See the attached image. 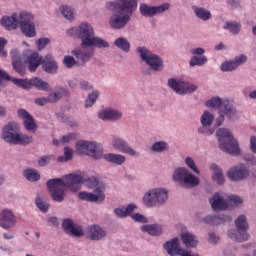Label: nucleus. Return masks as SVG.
Here are the masks:
<instances>
[{"mask_svg": "<svg viewBox=\"0 0 256 256\" xmlns=\"http://www.w3.org/2000/svg\"><path fill=\"white\" fill-rule=\"evenodd\" d=\"M186 165L194 171V173H199V169H197V166L195 165V161L192 160L191 157H187L185 160Z\"/></svg>", "mask_w": 256, "mask_h": 256, "instance_id": "51", "label": "nucleus"}, {"mask_svg": "<svg viewBox=\"0 0 256 256\" xmlns=\"http://www.w3.org/2000/svg\"><path fill=\"white\" fill-rule=\"evenodd\" d=\"M115 47L124 51V53H129L131 49V43L127 41L124 37L117 38L114 42Z\"/></svg>", "mask_w": 256, "mask_h": 256, "instance_id": "38", "label": "nucleus"}, {"mask_svg": "<svg viewBox=\"0 0 256 256\" xmlns=\"http://www.w3.org/2000/svg\"><path fill=\"white\" fill-rule=\"evenodd\" d=\"M72 55L76 57V59L82 61V63H85L93 57V51H84L81 49H75L72 51Z\"/></svg>", "mask_w": 256, "mask_h": 256, "instance_id": "35", "label": "nucleus"}, {"mask_svg": "<svg viewBox=\"0 0 256 256\" xmlns=\"http://www.w3.org/2000/svg\"><path fill=\"white\" fill-rule=\"evenodd\" d=\"M81 183H85L88 189H94L91 192H79L78 197L81 201H89L90 203H103L105 201V183L100 182L99 178H85L79 174H68L61 178H54L47 181L46 185L51 194L53 201L61 203L65 201V191L69 189L73 193L79 191Z\"/></svg>", "mask_w": 256, "mask_h": 256, "instance_id": "1", "label": "nucleus"}, {"mask_svg": "<svg viewBox=\"0 0 256 256\" xmlns=\"http://www.w3.org/2000/svg\"><path fill=\"white\" fill-rule=\"evenodd\" d=\"M216 135L221 151L230 155H237L239 153V143L233 138L231 131L227 128H220L217 130Z\"/></svg>", "mask_w": 256, "mask_h": 256, "instance_id": "4", "label": "nucleus"}, {"mask_svg": "<svg viewBox=\"0 0 256 256\" xmlns=\"http://www.w3.org/2000/svg\"><path fill=\"white\" fill-rule=\"evenodd\" d=\"M97 97H99V91H93L89 94L85 102V107H93L95 101H97Z\"/></svg>", "mask_w": 256, "mask_h": 256, "instance_id": "45", "label": "nucleus"}, {"mask_svg": "<svg viewBox=\"0 0 256 256\" xmlns=\"http://www.w3.org/2000/svg\"><path fill=\"white\" fill-rule=\"evenodd\" d=\"M19 23L23 35L30 38L37 35L35 23L33 22V14L27 11L19 12Z\"/></svg>", "mask_w": 256, "mask_h": 256, "instance_id": "8", "label": "nucleus"}, {"mask_svg": "<svg viewBox=\"0 0 256 256\" xmlns=\"http://www.w3.org/2000/svg\"><path fill=\"white\" fill-rule=\"evenodd\" d=\"M47 103H50L48 96L35 99V104L40 105V107H43V105H47Z\"/></svg>", "mask_w": 256, "mask_h": 256, "instance_id": "56", "label": "nucleus"}, {"mask_svg": "<svg viewBox=\"0 0 256 256\" xmlns=\"http://www.w3.org/2000/svg\"><path fill=\"white\" fill-rule=\"evenodd\" d=\"M132 219L134 221H137L138 223H147V218L143 214H140V213H136V214L132 215Z\"/></svg>", "mask_w": 256, "mask_h": 256, "instance_id": "55", "label": "nucleus"}, {"mask_svg": "<svg viewBox=\"0 0 256 256\" xmlns=\"http://www.w3.org/2000/svg\"><path fill=\"white\" fill-rule=\"evenodd\" d=\"M0 23L2 27H5L7 31H13L14 29H17L19 27L20 22H19V14L17 13L12 14V16H4L1 20Z\"/></svg>", "mask_w": 256, "mask_h": 256, "instance_id": "23", "label": "nucleus"}, {"mask_svg": "<svg viewBox=\"0 0 256 256\" xmlns=\"http://www.w3.org/2000/svg\"><path fill=\"white\" fill-rule=\"evenodd\" d=\"M17 225V216L13 213L11 209H3L0 212V227L9 231Z\"/></svg>", "mask_w": 256, "mask_h": 256, "instance_id": "15", "label": "nucleus"}, {"mask_svg": "<svg viewBox=\"0 0 256 256\" xmlns=\"http://www.w3.org/2000/svg\"><path fill=\"white\" fill-rule=\"evenodd\" d=\"M169 3H164L160 6H149L147 4H141L140 13L143 17H155V15H161L165 11H169Z\"/></svg>", "mask_w": 256, "mask_h": 256, "instance_id": "16", "label": "nucleus"}, {"mask_svg": "<svg viewBox=\"0 0 256 256\" xmlns=\"http://www.w3.org/2000/svg\"><path fill=\"white\" fill-rule=\"evenodd\" d=\"M103 158L108 163H114V165H123V163H125L126 161L125 156L121 154L108 153V154H104Z\"/></svg>", "mask_w": 256, "mask_h": 256, "instance_id": "33", "label": "nucleus"}, {"mask_svg": "<svg viewBox=\"0 0 256 256\" xmlns=\"http://www.w3.org/2000/svg\"><path fill=\"white\" fill-rule=\"evenodd\" d=\"M206 107H211L213 109H220L221 113H225L226 117L233 119L235 115V109L229 101H223L219 97H214L206 102Z\"/></svg>", "mask_w": 256, "mask_h": 256, "instance_id": "11", "label": "nucleus"}, {"mask_svg": "<svg viewBox=\"0 0 256 256\" xmlns=\"http://www.w3.org/2000/svg\"><path fill=\"white\" fill-rule=\"evenodd\" d=\"M245 161H247V163H249V165H256V157L253 155L246 156Z\"/></svg>", "mask_w": 256, "mask_h": 256, "instance_id": "64", "label": "nucleus"}, {"mask_svg": "<svg viewBox=\"0 0 256 256\" xmlns=\"http://www.w3.org/2000/svg\"><path fill=\"white\" fill-rule=\"evenodd\" d=\"M69 37H77L81 39V47H98L105 49L109 47V43L99 37H95L93 26L89 23H82L79 27H73L67 31Z\"/></svg>", "mask_w": 256, "mask_h": 256, "instance_id": "2", "label": "nucleus"}, {"mask_svg": "<svg viewBox=\"0 0 256 256\" xmlns=\"http://www.w3.org/2000/svg\"><path fill=\"white\" fill-rule=\"evenodd\" d=\"M137 51L140 55V59L149 65L150 69L153 71H161V69H163V60L151 52V50L145 47H138Z\"/></svg>", "mask_w": 256, "mask_h": 256, "instance_id": "7", "label": "nucleus"}, {"mask_svg": "<svg viewBox=\"0 0 256 256\" xmlns=\"http://www.w3.org/2000/svg\"><path fill=\"white\" fill-rule=\"evenodd\" d=\"M98 117L102 119V121H119V119L123 117V114L118 110L107 109L100 111Z\"/></svg>", "mask_w": 256, "mask_h": 256, "instance_id": "26", "label": "nucleus"}, {"mask_svg": "<svg viewBox=\"0 0 256 256\" xmlns=\"http://www.w3.org/2000/svg\"><path fill=\"white\" fill-rule=\"evenodd\" d=\"M198 184L199 178L188 172L181 185H184V187H197Z\"/></svg>", "mask_w": 256, "mask_h": 256, "instance_id": "37", "label": "nucleus"}, {"mask_svg": "<svg viewBox=\"0 0 256 256\" xmlns=\"http://www.w3.org/2000/svg\"><path fill=\"white\" fill-rule=\"evenodd\" d=\"M237 63L235 61H230V62H224L221 65V70L222 71H235L237 69Z\"/></svg>", "mask_w": 256, "mask_h": 256, "instance_id": "48", "label": "nucleus"}, {"mask_svg": "<svg viewBox=\"0 0 256 256\" xmlns=\"http://www.w3.org/2000/svg\"><path fill=\"white\" fill-rule=\"evenodd\" d=\"M60 11L68 21H73L75 19V11L70 6H62L60 7Z\"/></svg>", "mask_w": 256, "mask_h": 256, "instance_id": "42", "label": "nucleus"}, {"mask_svg": "<svg viewBox=\"0 0 256 256\" xmlns=\"http://www.w3.org/2000/svg\"><path fill=\"white\" fill-rule=\"evenodd\" d=\"M165 149H167V143L163 141L156 142L152 145V151H156L158 153L165 151Z\"/></svg>", "mask_w": 256, "mask_h": 256, "instance_id": "49", "label": "nucleus"}, {"mask_svg": "<svg viewBox=\"0 0 256 256\" xmlns=\"http://www.w3.org/2000/svg\"><path fill=\"white\" fill-rule=\"evenodd\" d=\"M235 225L237 227V231L230 230L228 232V236L236 243H243L249 239V234H247V229L249 228V224H247V217L245 215H240L236 221Z\"/></svg>", "mask_w": 256, "mask_h": 256, "instance_id": "6", "label": "nucleus"}, {"mask_svg": "<svg viewBox=\"0 0 256 256\" xmlns=\"http://www.w3.org/2000/svg\"><path fill=\"white\" fill-rule=\"evenodd\" d=\"M76 153L78 155H88L92 159H100L102 154L97 151V143L88 141H79L76 144Z\"/></svg>", "mask_w": 256, "mask_h": 256, "instance_id": "10", "label": "nucleus"}, {"mask_svg": "<svg viewBox=\"0 0 256 256\" xmlns=\"http://www.w3.org/2000/svg\"><path fill=\"white\" fill-rule=\"evenodd\" d=\"M164 249L170 256L180 255L183 251L179 245V238H173L171 241L166 242L164 244Z\"/></svg>", "mask_w": 256, "mask_h": 256, "instance_id": "28", "label": "nucleus"}, {"mask_svg": "<svg viewBox=\"0 0 256 256\" xmlns=\"http://www.w3.org/2000/svg\"><path fill=\"white\" fill-rule=\"evenodd\" d=\"M51 43V40L49 38H40L36 41V47L38 51H43Z\"/></svg>", "mask_w": 256, "mask_h": 256, "instance_id": "47", "label": "nucleus"}, {"mask_svg": "<svg viewBox=\"0 0 256 256\" xmlns=\"http://www.w3.org/2000/svg\"><path fill=\"white\" fill-rule=\"evenodd\" d=\"M141 231L153 237H157L163 234V227L159 224L144 225L141 227Z\"/></svg>", "mask_w": 256, "mask_h": 256, "instance_id": "30", "label": "nucleus"}, {"mask_svg": "<svg viewBox=\"0 0 256 256\" xmlns=\"http://www.w3.org/2000/svg\"><path fill=\"white\" fill-rule=\"evenodd\" d=\"M18 116L20 119H23L24 121V127L26 131H35L37 129V124L35 123V119H33V116L27 112L25 109L18 110Z\"/></svg>", "mask_w": 256, "mask_h": 256, "instance_id": "22", "label": "nucleus"}, {"mask_svg": "<svg viewBox=\"0 0 256 256\" xmlns=\"http://www.w3.org/2000/svg\"><path fill=\"white\" fill-rule=\"evenodd\" d=\"M215 119V116L213 114L209 113V111H204V113L201 116V124L202 128L199 129V133H204V135H213V130H203L206 127H211L213 125V120Z\"/></svg>", "mask_w": 256, "mask_h": 256, "instance_id": "24", "label": "nucleus"}, {"mask_svg": "<svg viewBox=\"0 0 256 256\" xmlns=\"http://www.w3.org/2000/svg\"><path fill=\"white\" fill-rule=\"evenodd\" d=\"M28 70L30 73H35L39 65L43 64V57L37 52H33L27 57Z\"/></svg>", "mask_w": 256, "mask_h": 256, "instance_id": "27", "label": "nucleus"}, {"mask_svg": "<svg viewBox=\"0 0 256 256\" xmlns=\"http://www.w3.org/2000/svg\"><path fill=\"white\" fill-rule=\"evenodd\" d=\"M245 61H247V56L245 55H240L238 57L235 58L234 63H237V67H239V65L245 63Z\"/></svg>", "mask_w": 256, "mask_h": 256, "instance_id": "60", "label": "nucleus"}, {"mask_svg": "<svg viewBox=\"0 0 256 256\" xmlns=\"http://www.w3.org/2000/svg\"><path fill=\"white\" fill-rule=\"evenodd\" d=\"M181 240L182 243L185 245V247H197L199 241H197V238L195 237V235L189 233V232H183L181 234Z\"/></svg>", "mask_w": 256, "mask_h": 256, "instance_id": "31", "label": "nucleus"}, {"mask_svg": "<svg viewBox=\"0 0 256 256\" xmlns=\"http://www.w3.org/2000/svg\"><path fill=\"white\" fill-rule=\"evenodd\" d=\"M211 169L213 171V181H216L218 185H223V183H225V176L223 175V170H221V168H219L217 164H212Z\"/></svg>", "mask_w": 256, "mask_h": 256, "instance_id": "34", "label": "nucleus"}, {"mask_svg": "<svg viewBox=\"0 0 256 256\" xmlns=\"http://www.w3.org/2000/svg\"><path fill=\"white\" fill-rule=\"evenodd\" d=\"M51 159H53V156H43L39 159L38 164L40 167H46V165L51 163Z\"/></svg>", "mask_w": 256, "mask_h": 256, "instance_id": "52", "label": "nucleus"}, {"mask_svg": "<svg viewBox=\"0 0 256 256\" xmlns=\"http://www.w3.org/2000/svg\"><path fill=\"white\" fill-rule=\"evenodd\" d=\"M63 63L65 67L71 69L77 63V61H75V58H73V56H65L63 59Z\"/></svg>", "mask_w": 256, "mask_h": 256, "instance_id": "50", "label": "nucleus"}, {"mask_svg": "<svg viewBox=\"0 0 256 256\" xmlns=\"http://www.w3.org/2000/svg\"><path fill=\"white\" fill-rule=\"evenodd\" d=\"M2 139L11 145H29L33 143V136L19 133V124L10 122L2 129Z\"/></svg>", "mask_w": 256, "mask_h": 256, "instance_id": "3", "label": "nucleus"}, {"mask_svg": "<svg viewBox=\"0 0 256 256\" xmlns=\"http://www.w3.org/2000/svg\"><path fill=\"white\" fill-rule=\"evenodd\" d=\"M187 173H189V170H187V168H177L174 171L173 179L175 181H179L180 185H182L185 177L187 176Z\"/></svg>", "mask_w": 256, "mask_h": 256, "instance_id": "39", "label": "nucleus"}, {"mask_svg": "<svg viewBox=\"0 0 256 256\" xmlns=\"http://www.w3.org/2000/svg\"><path fill=\"white\" fill-rule=\"evenodd\" d=\"M42 69L45 73H49V75H53L57 73V69L59 66L57 65V61L53 58V55L47 54L42 60Z\"/></svg>", "mask_w": 256, "mask_h": 256, "instance_id": "20", "label": "nucleus"}, {"mask_svg": "<svg viewBox=\"0 0 256 256\" xmlns=\"http://www.w3.org/2000/svg\"><path fill=\"white\" fill-rule=\"evenodd\" d=\"M193 10L198 19H201L202 21H209V19H211V11L207 9L203 7H194Z\"/></svg>", "mask_w": 256, "mask_h": 256, "instance_id": "36", "label": "nucleus"}, {"mask_svg": "<svg viewBox=\"0 0 256 256\" xmlns=\"http://www.w3.org/2000/svg\"><path fill=\"white\" fill-rule=\"evenodd\" d=\"M6 45L7 41L5 38H0V57H7V52L5 51Z\"/></svg>", "mask_w": 256, "mask_h": 256, "instance_id": "53", "label": "nucleus"}, {"mask_svg": "<svg viewBox=\"0 0 256 256\" xmlns=\"http://www.w3.org/2000/svg\"><path fill=\"white\" fill-rule=\"evenodd\" d=\"M139 0H117L115 2H108L106 9L109 11H126L127 13H133L137 9V3Z\"/></svg>", "mask_w": 256, "mask_h": 256, "instance_id": "13", "label": "nucleus"}, {"mask_svg": "<svg viewBox=\"0 0 256 256\" xmlns=\"http://www.w3.org/2000/svg\"><path fill=\"white\" fill-rule=\"evenodd\" d=\"M12 66L15 69L16 73H19L21 77L25 75V66H23V62L21 60H14L12 62Z\"/></svg>", "mask_w": 256, "mask_h": 256, "instance_id": "44", "label": "nucleus"}, {"mask_svg": "<svg viewBox=\"0 0 256 256\" xmlns=\"http://www.w3.org/2000/svg\"><path fill=\"white\" fill-rule=\"evenodd\" d=\"M62 229H64L66 233H71V235H74V237H83V235H85L83 228L73 223V220L69 218L63 220Z\"/></svg>", "mask_w": 256, "mask_h": 256, "instance_id": "19", "label": "nucleus"}, {"mask_svg": "<svg viewBox=\"0 0 256 256\" xmlns=\"http://www.w3.org/2000/svg\"><path fill=\"white\" fill-rule=\"evenodd\" d=\"M207 61V56H193L189 61V65L190 67H203Z\"/></svg>", "mask_w": 256, "mask_h": 256, "instance_id": "40", "label": "nucleus"}, {"mask_svg": "<svg viewBox=\"0 0 256 256\" xmlns=\"http://www.w3.org/2000/svg\"><path fill=\"white\" fill-rule=\"evenodd\" d=\"M64 156L66 160L71 161L73 159V150L69 147L64 148Z\"/></svg>", "mask_w": 256, "mask_h": 256, "instance_id": "58", "label": "nucleus"}, {"mask_svg": "<svg viewBox=\"0 0 256 256\" xmlns=\"http://www.w3.org/2000/svg\"><path fill=\"white\" fill-rule=\"evenodd\" d=\"M114 213L117 217H120V219H123L128 216L127 210H125V208H116L114 210Z\"/></svg>", "mask_w": 256, "mask_h": 256, "instance_id": "54", "label": "nucleus"}, {"mask_svg": "<svg viewBox=\"0 0 256 256\" xmlns=\"http://www.w3.org/2000/svg\"><path fill=\"white\" fill-rule=\"evenodd\" d=\"M228 221H231V216L225 214H220L218 216L208 215L203 218V223L206 225H221V223H227Z\"/></svg>", "mask_w": 256, "mask_h": 256, "instance_id": "29", "label": "nucleus"}, {"mask_svg": "<svg viewBox=\"0 0 256 256\" xmlns=\"http://www.w3.org/2000/svg\"><path fill=\"white\" fill-rule=\"evenodd\" d=\"M227 177L230 181H243L249 178V169L243 164L235 166L227 172Z\"/></svg>", "mask_w": 256, "mask_h": 256, "instance_id": "17", "label": "nucleus"}, {"mask_svg": "<svg viewBox=\"0 0 256 256\" xmlns=\"http://www.w3.org/2000/svg\"><path fill=\"white\" fill-rule=\"evenodd\" d=\"M48 225L52 227H57L59 225V219H57V217L48 218Z\"/></svg>", "mask_w": 256, "mask_h": 256, "instance_id": "62", "label": "nucleus"}, {"mask_svg": "<svg viewBox=\"0 0 256 256\" xmlns=\"http://www.w3.org/2000/svg\"><path fill=\"white\" fill-rule=\"evenodd\" d=\"M168 87L173 89L178 95H185V93H193L194 91H197V85L175 79L168 80Z\"/></svg>", "mask_w": 256, "mask_h": 256, "instance_id": "14", "label": "nucleus"}, {"mask_svg": "<svg viewBox=\"0 0 256 256\" xmlns=\"http://www.w3.org/2000/svg\"><path fill=\"white\" fill-rule=\"evenodd\" d=\"M24 177L28 180V181H39L41 179V175L39 174V172L35 169H27L24 171Z\"/></svg>", "mask_w": 256, "mask_h": 256, "instance_id": "41", "label": "nucleus"}, {"mask_svg": "<svg viewBox=\"0 0 256 256\" xmlns=\"http://www.w3.org/2000/svg\"><path fill=\"white\" fill-rule=\"evenodd\" d=\"M73 139H75V134L69 133L65 136H62L61 142L62 143H71V141H73Z\"/></svg>", "mask_w": 256, "mask_h": 256, "instance_id": "57", "label": "nucleus"}, {"mask_svg": "<svg viewBox=\"0 0 256 256\" xmlns=\"http://www.w3.org/2000/svg\"><path fill=\"white\" fill-rule=\"evenodd\" d=\"M107 232L99 225H92L87 230V237L91 241H101L105 239Z\"/></svg>", "mask_w": 256, "mask_h": 256, "instance_id": "21", "label": "nucleus"}, {"mask_svg": "<svg viewBox=\"0 0 256 256\" xmlns=\"http://www.w3.org/2000/svg\"><path fill=\"white\" fill-rule=\"evenodd\" d=\"M61 97H69V91L65 88H58L55 92L48 95V101L50 103H57Z\"/></svg>", "mask_w": 256, "mask_h": 256, "instance_id": "32", "label": "nucleus"}, {"mask_svg": "<svg viewBox=\"0 0 256 256\" xmlns=\"http://www.w3.org/2000/svg\"><path fill=\"white\" fill-rule=\"evenodd\" d=\"M36 206L42 213H47V211H49V204L39 197L36 198Z\"/></svg>", "mask_w": 256, "mask_h": 256, "instance_id": "46", "label": "nucleus"}, {"mask_svg": "<svg viewBox=\"0 0 256 256\" xmlns=\"http://www.w3.org/2000/svg\"><path fill=\"white\" fill-rule=\"evenodd\" d=\"M168 194L167 191L158 188V189H153L150 190L147 194L144 195L143 201L144 204L147 207H154V205H163L165 201L168 199Z\"/></svg>", "mask_w": 256, "mask_h": 256, "instance_id": "9", "label": "nucleus"}, {"mask_svg": "<svg viewBox=\"0 0 256 256\" xmlns=\"http://www.w3.org/2000/svg\"><path fill=\"white\" fill-rule=\"evenodd\" d=\"M223 29H228L230 33L237 35L241 31V25L236 22H227Z\"/></svg>", "mask_w": 256, "mask_h": 256, "instance_id": "43", "label": "nucleus"}, {"mask_svg": "<svg viewBox=\"0 0 256 256\" xmlns=\"http://www.w3.org/2000/svg\"><path fill=\"white\" fill-rule=\"evenodd\" d=\"M190 53L194 55V57H197V55H203L205 53V49L199 47V48H194L190 50Z\"/></svg>", "mask_w": 256, "mask_h": 256, "instance_id": "59", "label": "nucleus"}, {"mask_svg": "<svg viewBox=\"0 0 256 256\" xmlns=\"http://www.w3.org/2000/svg\"><path fill=\"white\" fill-rule=\"evenodd\" d=\"M209 202L214 211H225V209L237 207V205H241V203H243V201H241V197L237 195H230L227 197V200H225L219 195V193H215Z\"/></svg>", "mask_w": 256, "mask_h": 256, "instance_id": "5", "label": "nucleus"}, {"mask_svg": "<svg viewBox=\"0 0 256 256\" xmlns=\"http://www.w3.org/2000/svg\"><path fill=\"white\" fill-rule=\"evenodd\" d=\"M129 15L121 16L119 14H114L110 17V27L112 29H123L127 23H129Z\"/></svg>", "mask_w": 256, "mask_h": 256, "instance_id": "25", "label": "nucleus"}, {"mask_svg": "<svg viewBox=\"0 0 256 256\" xmlns=\"http://www.w3.org/2000/svg\"><path fill=\"white\" fill-rule=\"evenodd\" d=\"M80 87L84 91H91V89H93V86H91V84H89L87 81L80 82Z\"/></svg>", "mask_w": 256, "mask_h": 256, "instance_id": "61", "label": "nucleus"}, {"mask_svg": "<svg viewBox=\"0 0 256 256\" xmlns=\"http://www.w3.org/2000/svg\"><path fill=\"white\" fill-rule=\"evenodd\" d=\"M250 149L252 153H256V137L252 136L250 139Z\"/></svg>", "mask_w": 256, "mask_h": 256, "instance_id": "63", "label": "nucleus"}, {"mask_svg": "<svg viewBox=\"0 0 256 256\" xmlns=\"http://www.w3.org/2000/svg\"><path fill=\"white\" fill-rule=\"evenodd\" d=\"M112 147L116 149V151H119L120 153H125L126 155H130L131 157H134L136 155V151L129 146V143L127 141L123 140V138L114 137L112 139Z\"/></svg>", "mask_w": 256, "mask_h": 256, "instance_id": "18", "label": "nucleus"}, {"mask_svg": "<svg viewBox=\"0 0 256 256\" xmlns=\"http://www.w3.org/2000/svg\"><path fill=\"white\" fill-rule=\"evenodd\" d=\"M14 85H18V87H22V89H31V87H36L39 91H50L51 87L49 83L39 79L32 78L30 80L27 79H13Z\"/></svg>", "mask_w": 256, "mask_h": 256, "instance_id": "12", "label": "nucleus"}]
</instances>
